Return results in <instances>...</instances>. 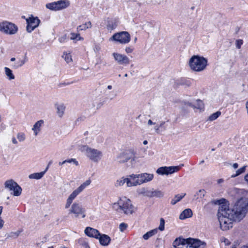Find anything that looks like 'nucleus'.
I'll list each match as a JSON object with an SVG mask.
<instances>
[{
    "instance_id": "obj_1",
    "label": "nucleus",
    "mask_w": 248,
    "mask_h": 248,
    "mask_svg": "<svg viewBox=\"0 0 248 248\" xmlns=\"http://www.w3.org/2000/svg\"><path fill=\"white\" fill-rule=\"evenodd\" d=\"M218 205V218L222 230L227 231L232 227L233 221H240L245 216L248 210V200L246 198L238 200L232 208L224 199L213 200L206 205Z\"/></svg>"
},
{
    "instance_id": "obj_2",
    "label": "nucleus",
    "mask_w": 248,
    "mask_h": 248,
    "mask_svg": "<svg viewBox=\"0 0 248 248\" xmlns=\"http://www.w3.org/2000/svg\"><path fill=\"white\" fill-rule=\"evenodd\" d=\"M112 208L126 215L132 214L136 210L131 201L125 197L120 198L116 202L114 203Z\"/></svg>"
},
{
    "instance_id": "obj_3",
    "label": "nucleus",
    "mask_w": 248,
    "mask_h": 248,
    "mask_svg": "<svg viewBox=\"0 0 248 248\" xmlns=\"http://www.w3.org/2000/svg\"><path fill=\"white\" fill-rule=\"evenodd\" d=\"M207 64V59L198 55L193 56L189 61L190 68L196 72H201L204 70Z\"/></svg>"
},
{
    "instance_id": "obj_4",
    "label": "nucleus",
    "mask_w": 248,
    "mask_h": 248,
    "mask_svg": "<svg viewBox=\"0 0 248 248\" xmlns=\"http://www.w3.org/2000/svg\"><path fill=\"white\" fill-rule=\"evenodd\" d=\"M91 183V180L89 179L81 184L79 187L74 190L71 194H70L65 205V208L67 209L70 207L73 200L87 186H89Z\"/></svg>"
},
{
    "instance_id": "obj_5",
    "label": "nucleus",
    "mask_w": 248,
    "mask_h": 248,
    "mask_svg": "<svg viewBox=\"0 0 248 248\" xmlns=\"http://www.w3.org/2000/svg\"><path fill=\"white\" fill-rule=\"evenodd\" d=\"M91 183V180L89 179L81 184L79 187L74 190L71 194H70L65 205V208L67 209L70 207L73 200L87 186H89Z\"/></svg>"
},
{
    "instance_id": "obj_6",
    "label": "nucleus",
    "mask_w": 248,
    "mask_h": 248,
    "mask_svg": "<svg viewBox=\"0 0 248 248\" xmlns=\"http://www.w3.org/2000/svg\"><path fill=\"white\" fill-rule=\"evenodd\" d=\"M84 148L86 151L87 156L92 161L98 162L102 158L103 155L102 152L100 151L90 148L88 146H84Z\"/></svg>"
},
{
    "instance_id": "obj_7",
    "label": "nucleus",
    "mask_w": 248,
    "mask_h": 248,
    "mask_svg": "<svg viewBox=\"0 0 248 248\" xmlns=\"http://www.w3.org/2000/svg\"><path fill=\"white\" fill-rule=\"evenodd\" d=\"M18 31L17 27L14 24L7 21L0 23V31L6 34H15Z\"/></svg>"
},
{
    "instance_id": "obj_8",
    "label": "nucleus",
    "mask_w": 248,
    "mask_h": 248,
    "mask_svg": "<svg viewBox=\"0 0 248 248\" xmlns=\"http://www.w3.org/2000/svg\"><path fill=\"white\" fill-rule=\"evenodd\" d=\"M110 39L122 44H126L130 41V35L127 31H123L114 33Z\"/></svg>"
},
{
    "instance_id": "obj_9",
    "label": "nucleus",
    "mask_w": 248,
    "mask_h": 248,
    "mask_svg": "<svg viewBox=\"0 0 248 248\" xmlns=\"http://www.w3.org/2000/svg\"><path fill=\"white\" fill-rule=\"evenodd\" d=\"M4 187L10 191H13L15 196H19L22 192L21 187L13 180H7L4 183Z\"/></svg>"
},
{
    "instance_id": "obj_10",
    "label": "nucleus",
    "mask_w": 248,
    "mask_h": 248,
    "mask_svg": "<svg viewBox=\"0 0 248 248\" xmlns=\"http://www.w3.org/2000/svg\"><path fill=\"white\" fill-rule=\"evenodd\" d=\"M85 212V209L79 203L75 202L72 204L69 213L74 214L75 217L81 216L82 217L84 218L86 216Z\"/></svg>"
},
{
    "instance_id": "obj_11",
    "label": "nucleus",
    "mask_w": 248,
    "mask_h": 248,
    "mask_svg": "<svg viewBox=\"0 0 248 248\" xmlns=\"http://www.w3.org/2000/svg\"><path fill=\"white\" fill-rule=\"evenodd\" d=\"M135 152L132 149L126 150L120 153L117 157V161L120 163H124L130 159L134 160Z\"/></svg>"
},
{
    "instance_id": "obj_12",
    "label": "nucleus",
    "mask_w": 248,
    "mask_h": 248,
    "mask_svg": "<svg viewBox=\"0 0 248 248\" xmlns=\"http://www.w3.org/2000/svg\"><path fill=\"white\" fill-rule=\"evenodd\" d=\"M69 5V2L67 0H59L56 2L47 3L46 7L51 10H60L66 8Z\"/></svg>"
},
{
    "instance_id": "obj_13",
    "label": "nucleus",
    "mask_w": 248,
    "mask_h": 248,
    "mask_svg": "<svg viewBox=\"0 0 248 248\" xmlns=\"http://www.w3.org/2000/svg\"><path fill=\"white\" fill-rule=\"evenodd\" d=\"M186 244L191 248H205L206 245L205 242L190 237L186 238Z\"/></svg>"
},
{
    "instance_id": "obj_14",
    "label": "nucleus",
    "mask_w": 248,
    "mask_h": 248,
    "mask_svg": "<svg viewBox=\"0 0 248 248\" xmlns=\"http://www.w3.org/2000/svg\"><path fill=\"white\" fill-rule=\"evenodd\" d=\"M139 177H140V179H138L134 182V186L140 185L142 184L152 181L154 178V174L152 173H143L139 174Z\"/></svg>"
},
{
    "instance_id": "obj_15",
    "label": "nucleus",
    "mask_w": 248,
    "mask_h": 248,
    "mask_svg": "<svg viewBox=\"0 0 248 248\" xmlns=\"http://www.w3.org/2000/svg\"><path fill=\"white\" fill-rule=\"evenodd\" d=\"M115 61L120 65H126L129 64V59L125 55L117 52L112 53Z\"/></svg>"
},
{
    "instance_id": "obj_16",
    "label": "nucleus",
    "mask_w": 248,
    "mask_h": 248,
    "mask_svg": "<svg viewBox=\"0 0 248 248\" xmlns=\"http://www.w3.org/2000/svg\"><path fill=\"white\" fill-rule=\"evenodd\" d=\"M126 183V186L128 187L134 186V182H131L129 178L122 177L121 178L117 180L115 183V186H124L125 183Z\"/></svg>"
},
{
    "instance_id": "obj_17",
    "label": "nucleus",
    "mask_w": 248,
    "mask_h": 248,
    "mask_svg": "<svg viewBox=\"0 0 248 248\" xmlns=\"http://www.w3.org/2000/svg\"><path fill=\"white\" fill-rule=\"evenodd\" d=\"M84 232L87 236L91 237H94L96 239L99 238V236L100 235V233L97 230L90 227H87L85 229Z\"/></svg>"
},
{
    "instance_id": "obj_18",
    "label": "nucleus",
    "mask_w": 248,
    "mask_h": 248,
    "mask_svg": "<svg viewBox=\"0 0 248 248\" xmlns=\"http://www.w3.org/2000/svg\"><path fill=\"white\" fill-rule=\"evenodd\" d=\"M164 195V193L158 189H154L149 190V191L146 192V196L152 198V197H157V198H161L163 197Z\"/></svg>"
},
{
    "instance_id": "obj_19",
    "label": "nucleus",
    "mask_w": 248,
    "mask_h": 248,
    "mask_svg": "<svg viewBox=\"0 0 248 248\" xmlns=\"http://www.w3.org/2000/svg\"><path fill=\"white\" fill-rule=\"evenodd\" d=\"M99 239L100 244L104 246H107L108 245L111 240L110 238L106 234H101L99 236Z\"/></svg>"
},
{
    "instance_id": "obj_20",
    "label": "nucleus",
    "mask_w": 248,
    "mask_h": 248,
    "mask_svg": "<svg viewBox=\"0 0 248 248\" xmlns=\"http://www.w3.org/2000/svg\"><path fill=\"white\" fill-rule=\"evenodd\" d=\"M55 107L57 109V113L59 117H62L65 109V107L63 103H56L55 104Z\"/></svg>"
},
{
    "instance_id": "obj_21",
    "label": "nucleus",
    "mask_w": 248,
    "mask_h": 248,
    "mask_svg": "<svg viewBox=\"0 0 248 248\" xmlns=\"http://www.w3.org/2000/svg\"><path fill=\"white\" fill-rule=\"evenodd\" d=\"M192 211L190 209L187 208L184 210L180 215L179 219L181 220L190 217L192 216Z\"/></svg>"
},
{
    "instance_id": "obj_22",
    "label": "nucleus",
    "mask_w": 248,
    "mask_h": 248,
    "mask_svg": "<svg viewBox=\"0 0 248 248\" xmlns=\"http://www.w3.org/2000/svg\"><path fill=\"white\" fill-rule=\"evenodd\" d=\"M26 21L27 24H30L31 26H33L35 28L37 27L40 23V20L37 17H34L32 16L27 18Z\"/></svg>"
},
{
    "instance_id": "obj_23",
    "label": "nucleus",
    "mask_w": 248,
    "mask_h": 248,
    "mask_svg": "<svg viewBox=\"0 0 248 248\" xmlns=\"http://www.w3.org/2000/svg\"><path fill=\"white\" fill-rule=\"evenodd\" d=\"M44 123V121L43 120H39L35 123L34 124L32 130L33 131L34 135L36 136L39 132L41 130V127Z\"/></svg>"
},
{
    "instance_id": "obj_24",
    "label": "nucleus",
    "mask_w": 248,
    "mask_h": 248,
    "mask_svg": "<svg viewBox=\"0 0 248 248\" xmlns=\"http://www.w3.org/2000/svg\"><path fill=\"white\" fill-rule=\"evenodd\" d=\"M186 244V239H185L182 237H178L175 239L173 242L172 246H179L180 245H185Z\"/></svg>"
},
{
    "instance_id": "obj_25",
    "label": "nucleus",
    "mask_w": 248,
    "mask_h": 248,
    "mask_svg": "<svg viewBox=\"0 0 248 248\" xmlns=\"http://www.w3.org/2000/svg\"><path fill=\"white\" fill-rule=\"evenodd\" d=\"M181 167L179 166H170L166 167L167 169V175L172 174L174 172L178 171Z\"/></svg>"
},
{
    "instance_id": "obj_26",
    "label": "nucleus",
    "mask_w": 248,
    "mask_h": 248,
    "mask_svg": "<svg viewBox=\"0 0 248 248\" xmlns=\"http://www.w3.org/2000/svg\"><path fill=\"white\" fill-rule=\"evenodd\" d=\"M46 172V170L41 172L33 173L29 176L30 179H40L43 177Z\"/></svg>"
},
{
    "instance_id": "obj_27",
    "label": "nucleus",
    "mask_w": 248,
    "mask_h": 248,
    "mask_svg": "<svg viewBox=\"0 0 248 248\" xmlns=\"http://www.w3.org/2000/svg\"><path fill=\"white\" fill-rule=\"evenodd\" d=\"M186 195V193L183 194V195H180L177 194L176 195L173 199H172L170 203L172 205H175L178 202L180 201Z\"/></svg>"
},
{
    "instance_id": "obj_28",
    "label": "nucleus",
    "mask_w": 248,
    "mask_h": 248,
    "mask_svg": "<svg viewBox=\"0 0 248 248\" xmlns=\"http://www.w3.org/2000/svg\"><path fill=\"white\" fill-rule=\"evenodd\" d=\"M67 163H73L74 164H75L76 166H78V162L75 158L68 159H66V160L63 161L62 162H59V166H62V165H63Z\"/></svg>"
},
{
    "instance_id": "obj_29",
    "label": "nucleus",
    "mask_w": 248,
    "mask_h": 248,
    "mask_svg": "<svg viewBox=\"0 0 248 248\" xmlns=\"http://www.w3.org/2000/svg\"><path fill=\"white\" fill-rule=\"evenodd\" d=\"M5 73L7 77V78L9 80L14 79L15 78V77L13 74L12 71L8 67L4 68Z\"/></svg>"
},
{
    "instance_id": "obj_30",
    "label": "nucleus",
    "mask_w": 248,
    "mask_h": 248,
    "mask_svg": "<svg viewBox=\"0 0 248 248\" xmlns=\"http://www.w3.org/2000/svg\"><path fill=\"white\" fill-rule=\"evenodd\" d=\"M157 232L156 229L151 230L143 235V238L145 240H148L150 237L155 234Z\"/></svg>"
},
{
    "instance_id": "obj_31",
    "label": "nucleus",
    "mask_w": 248,
    "mask_h": 248,
    "mask_svg": "<svg viewBox=\"0 0 248 248\" xmlns=\"http://www.w3.org/2000/svg\"><path fill=\"white\" fill-rule=\"evenodd\" d=\"M193 108L202 110L204 108V105L202 101L200 100H196V102L193 104Z\"/></svg>"
},
{
    "instance_id": "obj_32",
    "label": "nucleus",
    "mask_w": 248,
    "mask_h": 248,
    "mask_svg": "<svg viewBox=\"0 0 248 248\" xmlns=\"http://www.w3.org/2000/svg\"><path fill=\"white\" fill-rule=\"evenodd\" d=\"M205 193L206 192L204 189H200L196 192L194 195V197L196 199H202L205 196Z\"/></svg>"
},
{
    "instance_id": "obj_33",
    "label": "nucleus",
    "mask_w": 248,
    "mask_h": 248,
    "mask_svg": "<svg viewBox=\"0 0 248 248\" xmlns=\"http://www.w3.org/2000/svg\"><path fill=\"white\" fill-rule=\"evenodd\" d=\"M92 27V24L90 21L85 23V24L80 25L78 27L79 30H85L87 29L91 28Z\"/></svg>"
},
{
    "instance_id": "obj_34",
    "label": "nucleus",
    "mask_w": 248,
    "mask_h": 248,
    "mask_svg": "<svg viewBox=\"0 0 248 248\" xmlns=\"http://www.w3.org/2000/svg\"><path fill=\"white\" fill-rule=\"evenodd\" d=\"M25 62V60H20L17 62L13 64L12 67L14 69H17L23 65Z\"/></svg>"
},
{
    "instance_id": "obj_35",
    "label": "nucleus",
    "mask_w": 248,
    "mask_h": 248,
    "mask_svg": "<svg viewBox=\"0 0 248 248\" xmlns=\"http://www.w3.org/2000/svg\"><path fill=\"white\" fill-rule=\"evenodd\" d=\"M221 112L220 111H217L212 114H211L208 118V121H213L216 120L220 115Z\"/></svg>"
},
{
    "instance_id": "obj_36",
    "label": "nucleus",
    "mask_w": 248,
    "mask_h": 248,
    "mask_svg": "<svg viewBox=\"0 0 248 248\" xmlns=\"http://www.w3.org/2000/svg\"><path fill=\"white\" fill-rule=\"evenodd\" d=\"M70 39L71 40H83V38L80 36L79 33H71Z\"/></svg>"
},
{
    "instance_id": "obj_37",
    "label": "nucleus",
    "mask_w": 248,
    "mask_h": 248,
    "mask_svg": "<svg viewBox=\"0 0 248 248\" xmlns=\"http://www.w3.org/2000/svg\"><path fill=\"white\" fill-rule=\"evenodd\" d=\"M21 232L19 231H17L16 232H11L9 234H7V238L11 237L13 238H17L19 235L20 234Z\"/></svg>"
},
{
    "instance_id": "obj_38",
    "label": "nucleus",
    "mask_w": 248,
    "mask_h": 248,
    "mask_svg": "<svg viewBox=\"0 0 248 248\" xmlns=\"http://www.w3.org/2000/svg\"><path fill=\"white\" fill-rule=\"evenodd\" d=\"M156 173L159 175H167L166 167H160L156 170Z\"/></svg>"
},
{
    "instance_id": "obj_39",
    "label": "nucleus",
    "mask_w": 248,
    "mask_h": 248,
    "mask_svg": "<svg viewBox=\"0 0 248 248\" xmlns=\"http://www.w3.org/2000/svg\"><path fill=\"white\" fill-rule=\"evenodd\" d=\"M62 57L64 59L67 63L71 62L72 60L71 55L69 53L68 54L66 52L63 53Z\"/></svg>"
},
{
    "instance_id": "obj_40",
    "label": "nucleus",
    "mask_w": 248,
    "mask_h": 248,
    "mask_svg": "<svg viewBox=\"0 0 248 248\" xmlns=\"http://www.w3.org/2000/svg\"><path fill=\"white\" fill-rule=\"evenodd\" d=\"M164 228H165V220L163 218H161L160 219V224H159V226L158 227V229L161 231H163L164 230Z\"/></svg>"
},
{
    "instance_id": "obj_41",
    "label": "nucleus",
    "mask_w": 248,
    "mask_h": 248,
    "mask_svg": "<svg viewBox=\"0 0 248 248\" xmlns=\"http://www.w3.org/2000/svg\"><path fill=\"white\" fill-rule=\"evenodd\" d=\"M17 138L20 142L23 141L25 140V135L23 133L17 134Z\"/></svg>"
},
{
    "instance_id": "obj_42",
    "label": "nucleus",
    "mask_w": 248,
    "mask_h": 248,
    "mask_svg": "<svg viewBox=\"0 0 248 248\" xmlns=\"http://www.w3.org/2000/svg\"><path fill=\"white\" fill-rule=\"evenodd\" d=\"M128 177V178H129L130 179V181L131 182H134L137 179H140V177H139V174H132L131 175H129Z\"/></svg>"
},
{
    "instance_id": "obj_43",
    "label": "nucleus",
    "mask_w": 248,
    "mask_h": 248,
    "mask_svg": "<svg viewBox=\"0 0 248 248\" xmlns=\"http://www.w3.org/2000/svg\"><path fill=\"white\" fill-rule=\"evenodd\" d=\"M245 170H246V166H243V167H242L240 169H238L236 171V174L234 175H232V177H235V176H238V175L242 174V173L245 172Z\"/></svg>"
},
{
    "instance_id": "obj_44",
    "label": "nucleus",
    "mask_w": 248,
    "mask_h": 248,
    "mask_svg": "<svg viewBox=\"0 0 248 248\" xmlns=\"http://www.w3.org/2000/svg\"><path fill=\"white\" fill-rule=\"evenodd\" d=\"M128 225L125 223H122L119 225V229L121 232H123L126 230Z\"/></svg>"
},
{
    "instance_id": "obj_45",
    "label": "nucleus",
    "mask_w": 248,
    "mask_h": 248,
    "mask_svg": "<svg viewBox=\"0 0 248 248\" xmlns=\"http://www.w3.org/2000/svg\"><path fill=\"white\" fill-rule=\"evenodd\" d=\"M27 24L28 25L26 27V30L28 32H31L33 30H34L35 29V28L33 26H31V25L30 24Z\"/></svg>"
},
{
    "instance_id": "obj_46",
    "label": "nucleus",
    "mask_w": 248,
    "mask_h": 248,
    "mask_svg": "<svg viewBox=\"0 0 248 248\" xmlns=\"http://www.w3.org/2000/svg\"><path fill=\"white\" fill-rule=\"evenodd\" d=\"M165 124V122L164 121H161L160 122L159 124L158 125V127L159 129H162V131L166 130V127L164 126Z\"/></svg>"
},
{
    "instance_id": "obj_47",
    "label": "nucleus",
    "mask_w": 248,
    "mask_h": 248,
    "mask_svg": "<svg viewBox=\"0 0 248 248\" xmlns=\"http://www.w3.org/2000/svg\"><path fill=\"white\" fill-rule=\"evenodd\" d=\"M243 44L242 40H238L236 41V46L238 48H240L242 45Z\"/></svg>"
},
{
    "instance_id": "obj_48",
    "label": "nucleus",
    "mask_w": 248,
    "mask_h": 248,
    "mask_svg": "<svg viewBox=\"0 0 248 248\" xmlns=\"http://www.w3.org/2000/svg\"><path fill=\"white\" fill-rule=\"evenodd\" d=\"M80 245L82 246L83 248H90L89 246L88 243L84 240L81 241Z\"/></svg>"
},
{
    "instance_id": "obj_49",
    "label": "nucleus",
    "mask_w": 248,
    "mask_h": 248,
    "mask_svg": "<svg viewBox=\"0 0 248 248\" xmlns=\"http://www.w3.org/2000/svg\"><path fill=\"white\" fill-rule=\"evenodd\" d=\"M134 50V48L132 46L126 47L125 49V51L127 53H131Z\"/></svg>"
},
{
    "instance_id": "obj_50",
    "label": "nucleus",
    "mask_w": 248,
    "mask_h": 248,
    "mask_svg": "<svg viewBox=\"0 0 248 248\" xmlns=\"http://www.w3.org/2000/svg\"><path fill=\"white\" fill-rule=\"evenodd\" d=\"M155 131L157 133V134H159L160 132H162V129H159V127H158V125H156L155 128Z\"/></svg>"
},
{
    "instance_id": "obj_51",
    "label": "nucleus",
    "mask_w": 248,
    "mask_h": 248,
    "mask_svg": "<svg viewBox=\"0 0 248 248\" xmlns=\"http://www.w3.org/2000/svg\"><path fill=\"white\" fill-rule=\"evenodd\" d=\"M149 191V190H147L145 189V188H143L141 189V191L140 192V194L144 195V196H146V192Z\"/></svg>"
},
{
    "instance_id": "obj_52",
    "label": "nucleus",
    "mask_w": 248,
    "mask_h": 248,
    "mask_svg": "<svg viewBox=\"0 0 248 248\" xmlns=\"http://www.w3.org/2000/svg\"><path fill=\"white\" fill-rule=\"evenodd\" d=\"M100 47L99 46H95L94 48V50L96 52H98L100 50Z\"/></svg>"
},
{
    "instance_id": "obj_53",
    "label": "nucleus",
    "mask_w": 248,
    "mask_h": 248,
    "mask_svg": "<svg viewBox=\"0 0 248 248\" xmlns=\"http://www.w3.org/2000/svg\"><path fill=\"white\" fill-rule=\"evenodd\" d=\"M12 142L14 144H17V141L16 140V138L15 137H13L12 138Z\"/></svg>"
},
{
    "instance_id": "obj_54",
    "label": "nucleus",
    "mask_w": 248,
    "mask_h": 248,
    "mask_svg": "<svg viewBox=\"0 0 248 248\" xmlns=\"http://www.w3.org/2000/svg\"><path fill=\"white\" fill-rule=\"evenodd\" d=\"M185 105L189 106H190L191 107L193 108V104H192L191 103H190V102H188L186 103Z\"/></svg>"
},
{
    "instance_id": "obj_55",
    "label": "nucleus",
    "mask_w": 248,
    "mask_h": 248,
    "mask_svg": "<svg viewBox=\"0 0 248 248\" xmlns=\"http://www.w3.org/2000/svg\"><path fill=\"white\" fill-rule=\"evenodd\" d=\"M155 123H153L151 120H149L148 121V125H152V124H155Z\"/></svg>"
},
{
    "instance_id": "obj_56",
    "label": "nucleus",
    "mask_w": 248,
    "mask_h": 248,
    "mask_svg": "<svg viewBox=\"0 0 248 248\" xmlns=\"http://www.w3.org/2000/svg\"><path fill=\"white\" fill-rule=\"evenodd\" d=\"M234 169H236L238 168V165L237 163H234L232 165Z\"/></svg>"
},
{
    "instance_id": "obj_57",
    "label": "nucleus",
    "mask_w": 248,
    "mask_h": 248,
    "mask_svg": "<svg viewBox=\"0 0 248 248\" xmlns=\"http://www.w3.org/2000/svg\"><path fill=\"white\" fill-rule=\"evenodd\" d=\"M64 39H65V38L64 37H61V38H59V41L60 42L62 43L64 41Z\"/></svg>"
},
{
    "instance_id": "obj_58",
    "label": "nucleus",
    "mask_w": 248,
    "mask_h": 248,
    "mask_svg": "<svg viewBox=\"0 0 248 248\" xmlns=\"http://www.w3.org/2000/svg\"><path fill=\"white\" fill-rule=\"evenodd\" d=\"M245 180L248 182V173L245 176Z\"/></svg>"
},
{
    "instance_id": "obj_59",
    "label": "nucleus",
    "mask_w": 248,
    "mask_h": 248,
    "mask_svg": "<svg viewBox=\"0 0 248 248\" xmlns=\"http://www.w3.org/2000/svg\"><path fill=\"white\" fill-rule=\"evenodd\" d=\"M112 87L111 85H108L107 87L108 89L111 90L112 89Z\"/></svg>"
},
{
    "instance_id": "obj_60",
    "label": "nucleus",
    "mask_w": 248,
    "mask_h": 248,
    "mask_svg": "<svg viewBox=\"0 0 248 248\" xmlns=\"http://www.w3.org/2000/svg\"><path fill=\"white\" fill-rule=\"evenodd\" d=\"M15 60H16V59L15 58H12L10 60L12 62H14L15 61Z\"/></svg>"
},
{
    "instance_id": "obj_61",
    "label": "nucleus",
    "mask_w": 248,
    "mask_h": 248,
    "mask_svg": "<svg viewBox=\"0 0 248 248\" xmlns=\"http://www.w3.org/2000/svg\"><path fill=\"white\" fill-rule=\"evenodd\" d=\"M147 140H144L143 142V143L144 144V145H146L147 144Z\"/></svg>"
},
{
    "instance_id": "obj_62",
    "label": "nucleus",
    "mask_w": 248,
    "mask_h": 248,
    "mask_svg": "<svg viewBox=\"0 0 248 248\" xmlns=\"http://www.w3.org/2000/svg\"><path fill=\"white\" fill-rule=\"evenodd\" d=\"M240 248H248V246H245L241 247Z\"/></svg>"
},
{
    "instance_id": "obj_63",
    "label": "nucleus",
    "mask_w": 248,
    "mask_h": 248,
    "mask_svg": "<svg viewBox=\"0 0 248 248\" xmlns=\"http://www.w3.org/2000/svg\"><path fill=\"white\" fill-rule=\"evenodd\" d=\"M173 247H174V248H179L177 246H173Z\"/></svg>"
},
{
    "instance_id": "obj_64",
    "label": "nucleus",
    "mask_w": 248,
    "mask_h": 248,
    "mask_svg": "<svg viewBox=\"0 0 248 248\" xmlns=\"http://www.w3.org/2000/svg\"><path fill=\"white\" fill-rule=\"evenodd\" d=\"M60 248H67L65 246H62L60 247Z\"/></svg>"
}]
</instances>
